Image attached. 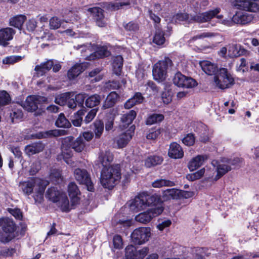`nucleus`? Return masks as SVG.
I'll use <instances>...</instances> for the list:
<instances>
[{
    "mask_svg": "<svg viewBox=\"0 0 259 259\" xmlns=\"http://www.w3.org/2000/svg\"><path fill=\"white\" fill-rule=\"evenodd\" d=\"M119 98V95L115 92H111L106 97L103 103L102 108L106 109L113 107Z\"/></svg>",
    "mask_w": 259,
    "mask_h": 259,
    "instance_id": "bb28decb",
    "label": "nucleus"
},
{
    "mask_svg": "<svg viewBox=\"0 0 259 259\" xmlns=\"http://www.w3.org/2000/svg\"><path fill=\"white\" fill-rule=\"evenodd\" d=\"M143 100L144 98L142 94L140 93H137L125 103L124 107L126 109H130L134 106L141 103Z\"/></svg>",
    "mask_w": 259,
    "mask_h": 259,
    "instance_id": "7c9ffc66",
    "label": "nucleus"
},
{
    "mask_svg": "<svg viewBox=\"0 0 259 259\" xmlns=\"http://www.w3.org/2000/svg\"><path fill=\"white\" fill-rule=\"evenodd\" d=\"M249 53V51L239 45L230 44L228 46V55L230 58L237 57L241 55L248 56Z\"/></svg>",
    "mask_w": 259,
    "mask_h": 259,
    "instance_id": "dca6fc26",
    "label": "nucleus"
},
{
    "mask_svg": "<svg viewBox=\"0 0 259 259\" xmlns=\"http://www.w3.org/2000/svg\"><path fill=\"white\" fill-rule=\"evenodd\" d=\"M64 21V20L62 21L60 20L57 17H53L49 21L50 28L52 29H57L61 25L62 26V27L65 28V26L63 24Z\"/></svg>",
    "mask_w": 259,
    "mask_h": 259,
    "instance_id": "a18cd8bd",
    "label": "nucleus"
},
{
    "mask_svg": "<svg viewBox=\"0 0 259 259\" xmlns=\"http://www.w3.org/2000/svg\"><path fill=\"white\" fill-rule=\"evenodd\" d=\"M165 41L164 33L161 30L156 31L153 37V42L157 45L160 46L163 45Z\"/></svg>",
    "mask_w": 259,
    "mask_h": 259,
    "instance_id": "49530a36",
    "label": "nucleus"
},
{
    "mask_svg": "<svg viewBox=\"0 0 259 259\" xmlns=\"http://www.w3.org/2000/svg\"><path fill=\"white\" fill-rule=\"evenodd\" d=\"M182 142L186 145L190 146L195 143V137L193 134H189L187 135L183 139Z\"/></svg>",
    "mask_w": 259,
    "mask_h": 259,
    "instance_id": "6e6d98bb",
    "label": "nucleus"
},
{
    "mask_svg": "<svg viewBox=\"0 0 259 259\" xmlns=\"http://www.w3.org/2000/svg\"><path fill=\"white\" fill-rule=\"evenodd\" d=\"M180 198V190L177 189H168L162 193V198L164 201L178 199Z\"/></svg>",
    "mask_w": 259,
    "mask_h": 259,
    "instance_id": "cd10ccee",
    "label": "nucleus"
},
{
    "mask_svg": "<svg viewBox=\"0 0 259 259\" xmlns=\"http://www.w3.org/2000/svg\"><path fill=\"white\" fill-rule=\"evenodd\" d=\"M251 12L247 10H244L243 9L239 11L233 16L231 20L227 19L222 20V18H223L222 15H217V18L220 20L221 23L228 26L232 25L233 23L246 24L250 22L253 20L254 16Z\"/></svg>",
    "mask_w": 259,
    "mask_h": 259,
    "instance_id": "39448f33",
    "label": "nucleus"
},
{
    "mask_svg": "<svg viewBox=\"0 0 259 259\" xmlns=\"http://www.w3.org/2000/svg\"><path fill=\"white\" fill-rule=\"evenodd\" d=\"M168 155L174 159L181 158L184 156V152L181 146L176 142H172L169 145Z\"/></svg>",
    "mask_w": 259,
    "mask_h": 259,
    "instance_id": "6ab92c4d",
    "label": "nucleus"
},
{
    "mask_svg": "<svg viewBox=\"0 0 259 259\" xmlns=\"http://www.w3.org/2000/svg\"><path fill=\"white\" fill-rule=\"evenodd\" d=\"M123 65V58L120 55L112 58V67L114 73L119 75L121 72Z\"/></svg>",
    "mask_w": 259,
    "mask_h": 259,
    "instance_id": "2f4dec72",
    "label": "nucleus"
},
{
    "mask_svg": "<svg viewBox=\"0 0 259 259\" xmlns=\"http://www.w3.org/2000/svg\"><path fill=\"white\" fill-rule=\"evenodd\" d=\"M113 243L114 248L116 249H120L122 247V240L120 236L115 235L113 238Z\"/></svg>",
    "mask_w": 259,
    "mask_h": 259,
    "instance_id": "bf43d9fd",
    "label": "nucleus"
},
{
    "mask_svg": "<svg viewBox=\"0 0 259 259\" xmlns=\"http://www.w3.org/2000/svg\"><path fill=\"white\" fill-rule=\"evenodd\" d=\"M113 155L109 151H101L99 156V161L103 168L110 166V164L113 160Z\"/></svg>",
    "mask_w": 259,
    "mask_h": 259,
    "instance_id": "a878e982",
    "label": "nucleus"
},
{
    "mask_svg": "<svg viewBox=\"0 0 259 259\" xmlns=\"http://www.w3.org/2000/svg\"><path fill=\"white\" fill-rule=\"evenodd\" d=\"M163 209L162 204H158L139 213L135 217V220L140 223L147 224L150 222L153 218L161 214Z\"/></svg>",
    "mask_w": 259,
    "mask_h": 259,
    "instance_id": "1a4fd4ad",
    "label": "nucleus"
},
{
    "mask_svg": "<svg viewBox=\"0 0 259 259\" xmlns=\"http://www.w3.org/2000/svg\"><path fill=\"white\" fill-rule=\"evenodd\" d=\"M199 65L202 70L208 75H212L218 71L217 65L215 63L208 60L200 61Z\"/></svg>",
    "mask_w": 259,
    "mask_h": 259,
    "instance_id": "5701e85b",
    "label": "nucleus"
},
{
    "mask_svg": "<svg viewBox=\"0 0 259 259\" xmlns=\"http://www.w3.org/2000/svg\"><path fill=\"white\" fill-rule=\"evenodd\" d=\"M47 101V98L45 97L30 95L26 98L25 102L22 103L21 106L26 110L33 112L38 108L39 104L46 103Z\"/></svg>",
    "mask_w": 259,
    "mask_h": 259,
    "instance_id": "9d476101",
    "label": "nucleus"
},
{
    "mask_svg": "<svg viewBox=\"0 0 259 259\" xmlns=\"http://www.w3.org/2000/svg\"><path fill=\"white\" fill-rule=\"evenodd\" d=\"M129 4L128 3H124V2H111L108 4V8L111 10H118L120 7L128 5Z\"/></svg>",
    "mask_w": 259,
    "mask_h": 259,
    "instance_id": "864d4df0",
    "label": "nucleus"
},
{
    "mask_svg": "<svg viewBox=\"0 0 259 259\" xmlns=\"http://www.w3.org/2000/svg\"><path fill=\"white\" fill-rule=\"evenodd\" d=\"M48 184L46 180L34 178L28 181L21 182L19 186L25 194L30 195L33 193L35 202L41 203L44 200V192Z\"/></svg>",
    "mask_w": 259,
    "mask_h": 259,
    "instance_id": "f257e3e1",
    "label": "nucleus"
},
{
    "mask_svg": "<svg viewBox=\"0 0 259 259\" xmlns=\"http://www.w3.org/2000/svg\"><path fill=\"white\" fill-rule=\"evenodd\" d=\"M98 109L97 108H94L91 110L85 116L83 121L86 123H89L92 121L96 116Z\"/></svg>",
    "mask_w": 259,
    "mask_h": 259,
    "instance_id": "5fc2aeb1",
    "label": "nucleus"
},
{
    "mask_svg": "<svg viewBox=\"0 0 259 259\" xmlns=\"http://www.w3.org/2000/svg\"><path fill=\"white\" fill-rule=\"evenodd\" d=\"M74 176L75 180L81 184H83L87 187L89 191H94L93 183L91 181L90 175L85 169L77 168L74 171Z\"/></svg>",
    "mask_w": 259,
    "mask_h": 259,
    "instance_id": "f8f14e48",
    "label": "nucleus"
},
{
    "mask_svg": "<svg viewBox=\"0 0 259 259\" xmlns=\"http://www.w3.org/2000/svg\"><path fill=\"white\" fill-rule=\"evenodd\" d=\"M89 11L92 14L97 25L99 27H104L105 25L103 10L99 7L91 8Z\"/></svg>",
    "mask_w": 259,
    "mask_h": 259,
    "instance_id": "a211bd4d",
    "label": "nucleus"
},
{
    "mask_svg": "<svg viewBox=\"0 0 259 259\" xmlns=\"http://www.w3.org/2000/svg\"><path fill=\"white\" fill-rule=\"evenodd\" d=\"M50 179L52 181L57 183H59L62 180L61 171L59 169H52L50 175Z\"/></svg>",
    "mask_w": 259,
    "mask_h": 259,
    "instance_id": "3c124183",
    "label": "nucleus"
},
{
    "mask_svg": "<svg viewBox=\"0 0 259 259\" xmlns=\"http://www.w3.org/2000/svg\"><path fill=\"white\" fill-rule=\"evenodd\" d=\"M171 221L169 220H164L160 223L157 226V228L160 231H162L164 228L169 227L171 225Z\"/></svg>",
    "mask_w": 259,
    "mask_h": 259,
    "instance_id": "338daca9",
    "label": "nucleus"
},
{
    "mask_svg": "<svg viewBox=\"0 0 259 259\" xmlns=\"http://www.w3.org/2000/svg\"><path fill=\"white\" fill-rule=\"evenodd\" d=\"M79 19V16L74 14L72 12H69L67 16L66 19H65L64 21L66 22L73 23L74 22L77 21Z\"/></svg>",
    "mask_w": 259,
    "mask_h": 259,
    "instance_id": "052dcab7",
    "label": "nucleus"
},
{
    "mask_svg": "<svg viewBox=\"0 0 259 259\" xmlns=\"http://www.w3.org/2000/svg\"><path fill=\"white\" fill-rule=\"evenodd\" d=\"M133 132L127 130L125 132L119 135L115 140L118 148H122L125 147L132 138Z\"/></svg>",
    "mask_w": 259,
    "mask_h": 259,
    "instance_id": "f3484780",
    "label": "nucleus"
},
{
    "mask_svg": "<svg viewBox=\"0 0 259 259\" xmlns=\"http://www.w3.org/2000/svg\"><path fill=\"white\" fill-rule=\"evenodd\" d=\"M0 227L8 235H14V232L16 229L14 222L10 219L7 218L0 219Z\"/></svg>",
    "mask_w": 259,
    "mask_h": 259,
    "instance_id": "aec40b11",
    "label": "nucleus"
},
{
    "mask_svg": "<svg viewBox=\"0 0 259 259\" xmlns=\"http://www.w3.org/2000/svg\"><path fill=\"white\" fill-rule=\"evenodd\" d=\"M70 95L71 94L70 93H66L59 95L55 99L56 103L61 106L66 104Z\"/></svg>",
    "mask_w": 259,
    "mask_h": 259,
    "instance_id": "09e8293b",
    "label": "nucleus"
},
{
    "mask_svg": "<svg viewBox=\"0 0 259 259\" xmlns=\"http://www.w3.org/2000/svg\"><path fill=\"white\" fill-rule=\"evenodd\" d=\"M208 158L206 155H199L192 158L188 163V166L190 171H194L203 164Z\"/></svg>",
    "mask_w": 259,
    "mask_h": 259,
    "instance_id": "b1692460",
    "label": "nucleus"
},
{
    "mask_svg": "<svg viewBox=\"0 0 259 259\" xmlns=\"http://www.w3.org/2000/svg\"><path fill=\"white\" fill-rule=\"evenodd\" d=\"M44 148V146L41 143H35L27 145L25 147V152L27 155L30 156L42 151Z\"/></svg>",
    "mask_w": 259,
    "mask_h": 259,
    "instance_id": "c756f323",
    "label": "nucleus"
},
{
    "mask_svg": "<svg viewBox=\"0 0 259 259\" xmlns=\"http://www.w3.org/2000/svg\"><path fill=\"white\" fill-rule=\"evenodd\" d=\"M36 26V22L33 20H29L26 23V27L28 30L30 31H33Z\"/></svg>",
    "mask_w": 259,
    "mask_h": 259,
    "instance_id": "774afa93",
    "label": "nucleus"
},
{
    "mask_svg": "<svg viewBox=\"0 0 259 259\" xmlns=\"http://www.w3.org/2000/svg\"><path fill=\"white\" fill-rule=\"evenodd\" d=\"M101 101V97L97 94H95L89 97L85 101V105L92 108L98 105Z\"/></svg>",
    "mask_w": 259,
    "mask_h": 259,
    "instance_id": "79ce46f5",
    "label": "nucleus"
},
{
    "mask_svg": "<svg viewBox=\"0 0 259 259\" xmlns=\"http://www.w3.org/2000/svg\"><path fill=\"white\" fill-rule=\"evenodd\" d=\"M172 61L169 58H165L155 64L152 69L153 78L158 82L163 81L166 77L167 70L172 66Z\"/></svg>",
    "mask_w": 259,
    "mask_h": 259,
    "instance_id": "0eeeda50",
    "label": "nucleus"
},
{
    "mask_svg": "<svg viewBox=\"0 0 259 259\" xmlns=\"http://www.w3.org/2000/svg\"><path fill=\"white\" fill-rule=\"evenodd\" d=\"M70 138H67L64 140L62 146V155L63 159L66 162H68L67 159L71 157L72 155V150L70 147L67 148V143L70 142Z\"/></svg>",
    "mask_w": 259,
    "mask_h": 259,
    "instance_id": "e433bc0d",
    "label": "nucleus"
},
{
    "mask_svg": "<svg viewBox=\"0 0 259 259\" xmlns=\"http://www.w3.org/2000/svg\"><path fill=\"white\" fill-rule=\"evenodd\" d=\"M68 192L69 196L71 198V207L73 206L79 202V197L78 195L80 194L79 189L74 182H71L69 184L68 186Z\"/></svg>",
    "mask_w": 259,
    "mask_h": 259,
    "instance_id": "412c9836",
    "label": "nucleus"
},
{
    "mask_svg": "<svg viewBox=\"0 0 259 259\" xmlns=\"http://www.w3.org/2000/svg\"><path fill=\"white\" fill-rule=\"evenodd\" d=\"M259 0H232L233 6L252 12L259 11Z\"/></svg>",
    "mask_w": 259,
    "mask_h": 259,
    "instance_id": "2eb2a0df",
    "label": "nucleus"
},
{
    "mask_svg": "<svg viewBox=\"0 0 259 259\" xmlns=\"http://www.w3.org/2000/svg\"><path fill=\"white\" fill-rule=\"evenodd\" d=\"M173 82L178 87L183 88H192L196 86L197 82L191 77H187L178 72L175 74L173 78Z\"/></svg>",
    "mask_w": 259,
    "mask_h": 259,
    "instance_id": "ddd939ff",
    "label": "nucleus"
},
{
    "mask_svg": "<svg viewBox=\"0 0 259 259\" xmlns=\"http://www.w3.org/2000/svg\"><path fill=\"white\" fill-rule=\"evenodd\" d=\"M10 116L12 122L15 123L18 122L23 118V114L21 110L15 109L10 113Z\"/></svg>",
    "mask_w": 259,
    "mask_h": 259,
    "instance_id": "de8ad7c7",
    "label": "nucleus"
},
{
    "mask_svg": "<svg viewBox=\"0 0 259 259\" xmlns=\"http://www.w3.org/2000/svg\"><path fill=\"white\" fill-rule=\"evenodd\" d=\"M8 211L16 219L21 220L22 218V212L18 208H9Z\"/></svg>",
    "mask_w": 259,
    "mask_h": 259,
    "instance_id": "0e129e2a",
    "label": "nucleus"
},
{
    "mask_svg": "<svg viewBox=\"0 0 259 259\" xmlns=\"http://www.w3.org/2000/svg\"><path fill=\"white\" fill-rule=\"evenodd\" d=\"M232 167H231L230 165H229L227 161L225 163H223L219 164L217 167V174L214 178H213V181H217L224 175L227 173L228 171L231 170Z\"/></svg>",
    "mask_w": 259,
    "mask_h": 259,
    "instance_id": "473e14b6",
    "label": "nucleus"
},
{
    "mask_svg": "<svg viewBox=\"0 0 259 259\" xmlns=\"http://www.w3.org/2000/svg\"><path fill=\"white\" fill-rule=\"evenodd\" d=\"M164 119V116L161 114H153L148 117L146 124L151 125L161 121Z\"/></svg>",
    "mask_w": 259,
    "mask_h": 259,
    "instance_id": "c03bdc74",
    "label": "nucleus"
},
{
    "mask_svg": "<svg viewBox=\"0 0 259 259\" xmlns=\"http://www.w3.org/2000/svg\"><path fill=\"white\" fill-rule=\"evenodd\" d=\"M110 52L108 50L107 48L105 46L99 47L97 50L93 54L88 57L89 60H95L97 58H101L109 56Z\"/></svg>",
    "mask_w": 259,
    "mask_h": 259,
    "instance_id": "c85d7f7f",
    "label": "nucleus"
},
{
    "mask_svg": "<svg viewBox=\"0 0 259 259\" xmlns=\"http://www.w3.org/2000/svg\"><path fill=\"white\" fill-rule=\"evenodd\" d=\"M121 178L119 166L118 165L103 168L101 173L100 183L105 188L112 189Z\"/></svg>",
    "mask_w": 259,
    "mask_h": 259,
    "instance_id": "7ed1b4c3",
    "label": "nucleus"
},
{
    "mask_svg": "<svg viewBox=\"0 0 259 259\" xmlns=\"http://www.w3.org/2000/svg\"><path fill=\"white\" fill-rule=\"evenodd\" d=\"M248 67L246 65V60L244 58L240 59L239 62L237 63L236 65V70L238 72L243 73L246 71Z\"/></svg>",
    "mask_w": 259,
    "mask_h": 259,
    "instance_id": "603ef678",
    "label": "nucleus"
},
{
    "mask_svg": "<svg viewBox=\"0 0 259 259\" xmlns=\"http://www.w3.org/2000/svg\"><path fill=\"white\" fill-rule=\"evenodd\" d=\"M125 259H143L148 254L149 248L144 247L141 249H137L131 245L125 248Z\"/></svg>",
    "mask_w": 259,
    "mask_h": 259,
    "instance_id": "4468645a",
    "label": "nucleus"
},
{
    "mask_svg": "<svg viewBox=\"0 0 259 259\" xmlns=\"http://www.w3.org/2000/svg\"><path fill=\"white\" fill-rule=\"evenodd\" d=\"M175 185L173 181L166 179H157L153 181L152 186L154 188H160L162 187H172Z\"/></svg>",
    "mask_w": 259,
    "mask_h": 259,
    "instance_id": "4c0bfd02",
    "label": "nucleus"
},
{
    "mask_svg": "<svg viewBox=\"0 0 259 259\" xmlns=\"http://www.w3.org/2000/svg\"><path fill=\"white\" fill-rule=\"evenodd\" d=\"M214 82L219 89L224 90L230 88L234 83V79L227 69L220 68L218 74L214 77Z\"/></svg>",
    "mask_w": 259,
    "mask_h": 259,
    "instance_id": "6e6552de",
    "label": "nucleus"
},
{
    "mask_svg": "<svg viewBox=\"0 0 259 259\" xmlns=\"http://www.w3.org/2000/svg\"><path fill=\"white\" fill-rule=\"evenodd\" d=\"M71 148L77 152H81L85 147V143L84 142L82 137H78L71 145Z\"/></svg>",
    "mask_w": 259,
    "mask_h": 259,
    "instance_id": "58836bf2",
    "label": "nucleus"
},
{
    "mask_svg": "<svg viewBox=\"0 0 259 259\" xmlns=\"http://www.w3.org/2000/svg\"><path fill=\"white\" fill-rule=\"evenodd\" d=\"M163 161V158L159 156H150L146 158L145 165L147 167H151L160 164Z\"/></svg>",
    "mask_w": 259,
    "mask_h": 259,
    "instance_id": "c9c22d12",
    "label": "nucleus"
},
{
    "mask_svg": "<svg viewBox=\"0 0 259 259\" xmlns=\"http://www.w3.org/2000/svg\"><path fill=\"white\" fill-rule=\"evenodd\" d=\"M15 32L11 28L7 27L0 30V45L6 46L8 41L12 39Z\"/></svg>",
    "mask_w": 259,
    "mask_h": 259,
    "instance_id": "4be33fe9",
    "label": "nucleus"
},
{
    "mask_svg": "<svg viewBox=\"0 0 259 259\" xmlns=\"http://www.w3.org/2000/svg\"><path fill=\"white\" fill-rule=\"evenodd\" d=\"M11 101L10 95L5 91L0 92V107L8 104Z\"/></svg>",
    "mask_w": 259,
    "mask_h": 259,
    "instance_id": "8fccbe9b",
    "label": "nucleus"
},
{
    "mask_svg": "<svg viewBox=\"0 0 259 259\" xmlns=\"http://www.w3.org/2000/svg\"><path fill=\"white\" fill-rule=\"evenodd\" d=\"M82 71L83 69L81 65L76 64L68 70L67 73L68 78L70 80L74 79Z\"/></svg>",
    "mask_w": 259,
    "mask_h": 259,
    "instance_id": "72a5a7b5",
    "label": "nucleus"
},
{
    "mask_svg": "<svg viewBox=\"0 0 259 259\" xmlns=\"http://www.w3.org/2000/svg\"><path fill=\"white\" fill-rule=\"evenodd\" d=\"M161 204L160 197L156 194H150L144 192L139 194L135 198L128 202L131 210L138 212Z\"/></svg>",
    "mask_w": 259,
    "mask_h": 259,
    "instance_id": "f03ea898",
    "label": "nucleus"
},
{
    "mask_svg": "<svg viewBox=\"0 0 259 259\" xmlns=\"http://www.w3.org/2000/svg\"><path fill=\"white\" fill-rule=\"evenodd\" d=\"M55 124L60 127L69 128L71 126V123L65 117L63 113H60L57 119Z\"/></svg>",
    "mask_w": 259,
    "mask_h": 259,
    "instance_id": "a19ab883",
    "label": "nucleus"
},
{
    "mask_svg": "<svg viewBox=\"0 0 259 259\" xmlns=\"http://www.w3.org/2000/svg\"><path fill=\"white\" fill-rule=\"evenodd\" d=\"M26 19L24 15H17L10 19V25L20 29Z\"/></svg>",
    "mask_w": 259,
    "mask_h": 259,
    "instance_id": "f704fd0d",
    "label": "nucleus"
},
{
    "mask_svg": "<svg viewBox=\"0 0 259 259\" xmlns=\"http://www.w3.org/2000/svg\"><path fill=\"white\" fill-rule=\"evenodd\" d=\"M215 36V34L211 32H203L200 34L196 35L189 40L190 42H193L198 39H202L205 37H211Z\"/></svg>",
    "mask_w": 259,
    "mask_h": 259,
    "instance_id": "4d7b16f0",
    "label": "nucleus"
},
{
    "mask_svg": "<svg viewBox=\"0 0 259 259\" xmlns=\"http://www.w3.org/2000/svg\"><path fill=\"white\" fill-rule=\"evenodd\" d=\"M64 133V131L58 130H50L45 133V137H58L60 135H63Z\"/></svg>",
    "mask_w": 259,
    "mask_h": 259,
    "instance_id": "680f3d73",
    "label": "nucleus"
},
{
    "mask_svg": "<svg viewBox=\"0 0 259 259\" xmlns=\"http://www.w3.org/2000/svg\"><path fill=\"white\" fill-rule=\"evenodd\" d=\"M227 161L228 164L231 165V167L232 166H233V167L235 168L239 165V164L241 162V160L238 157H236L233 159H229Z\"/></svg>",
    "mask_w": 259,
    "mask_h": 259,
    "instance_id": "69168bd1",
    "label": "nucleus"
},
{
    "mask_svg": "<svg viewBox=\"0 0 259 259\" xmlns=\"http://www.w3.org/2000/svg\"><path fill=\"white\" fill-rule=\"evenodd\" d=\"M150 231L149 227H140L135 229L131 234L133 242L138 244L145 243L150 237Z\"/></svg>",
    "mask_w": 259,
    "mask_h": 259,
    "instance_id": "9b49d317",
    "label": "nucleus"
},
{
    "mask_svg": "<svg viewBox=\"0 0 259 259\" xmlns=\"http://www.w3.org/2000/svg\"><path fill=\"white\" fill-rule=\"evenodd\" d=\"M220 12L219 9H216L214 10L209 11L203 13L199 14L193 17L189 18V16L187 14H178L176 15V19L177 21H183L185 20H189L190 22H198L203 23L209 21L213 17L217 16V15Z\"/></svg>",
    "mask_w": 259,
    "mask_h": 259,
    "instance_id": "423d86ee",
    "label": "nucleus"
},
{
    "mask_svg": "<svg viewBox=\"0 0 259 259\" xmlns=\"http://www.w3.org/2000/svg\"><path fill=\"white\" fill-rule=\"evenodd\" d=\"M123 26L126 30L132 32L137 31L139 28L138 25L133 22H130Z\"/></svg>",
    "mask_w": 259,
    "mask_h": 259,
    "instance_id": "e2e57ef3",
    "label": "nucleus"
},
{
    "mask_svg": "<svg viewBox=\"0 0 259 259\" xmlns=\"http://www.w3.org/2000/svg\"><path fill=\"white\" fill-rule=\"evenodd\" d=\"M136 115V112L133 110L130 111L126 114H123L121 117V123L119 127L121 129L127 127L133 122Z\"/></svg>",
    "mask_w": 259,
    "mask_h": 259,
    "instance_id": "393cba45",
    "label": "nucleus"
},
{
    "mask_svg": "<svg viewBox=\"0 0 259 259\" xmlns=\"http://www.w3.org/2000/svg\"><path fill=\"white\" fill-rule=\"evenodd\" d=\"M46 197L48 200L56 203L62 211L68 212L72 209L66 194L56 187L48 188Z\"/></svg>",
    "mask_w": 259,
    "mask_h": 259,
    "instance_id": "20e7f679",
    "label": "nucleus"
},
{
    "mask_svg": "<svg viewBox=\"0 0 259 259\" xmlns=\"http://www.w3.org/2000/svg\"><path fill=\"white\" fill-rule=\"evenodd\" d=\"M20 59L21 57L20 56H10L5 58L3 60V63L5 64H12L20 60Z\"/></svg>",
    "mask_w": 259,
    "mask_h": 259,
    "instance_id": "13d9d810",
    "label": "nucleus"
},
{
    "mask_svg": "<svg viewBox=\"0 0 259 259\" xmlns=\"http://www.w3.org/2000/svg\"><path fill=\"white\" fill-rule=\"evenodd\" d=\"M86 110L82 109L78 111L72 117L71 120L72 124L75 126H80L81 124L82 120V116L84 115Z\"/></svg>",
    "mask_w": 259,
    "mask_h": 259,
    "instance_id": "ea45409f",
    "label": "nucleus"
},
{
    "mask_svg": "<svg viewBox=\"0 0 259 259\" xmlns=\"http://www.w3.org/2000/svg\"><path fill=\"white\" fill-rule=\"evenodd\" d=\"M94 133L96 138H99L104 130V124L101 120H96L94 123Z\"/></svg>",
    "mask_w": 259,
    "mask_h": 259,
    "instance_id": "37998d69",
    "label": "nucleus"
}]
</instances>
